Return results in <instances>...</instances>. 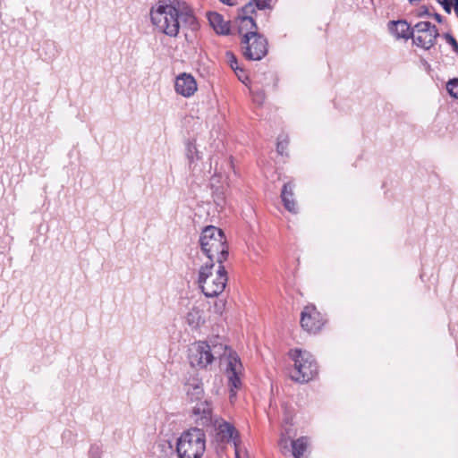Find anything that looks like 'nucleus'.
<instances>
[{
  "label": "nucleus",
  "instance_id": "obj_1",
  "mask_svg": "<svg viewBox=\"0 0 458 458\" xmlns=\"http://www.w3.org/2000/svg\"><path fill=\"white\" fill-rule=\"evenodd\" d=\"M213 407L209 402L198 403L192 407V417L197 423L206 426H213L216 430V440L220 443L233 441L235 458H241L238 432L229 422L219 417L213 416Z\"/></svg>",
  "mask_w": 458,
  "mask_h": 458
},
{
  "label": "nucleus",
  "instance_id": "obj_2",
  "mask_svg": "<svg viewBox=\"0 0 458 458\" xmlns=\"http://www.w3.org/2000/svg\"><path fill=\"white\" fill-rule=\"evenodd\" d=\"M201 253L208 263H224L228 258V245L224 232L213 225L206 226L199 236Z\"/></svg>",
  "mask_w": 458,
  "mask_h": 458
},
{
  "label": "nucleus",
  "instance_id": "obj_3",
  "mask_svg": "<svg viewBox=\"0 0 458 458\" xmlns=\"http://www.w3.org/2000/svg\"><path fill=\"white\" fill-rule=\"evenodd\" d=\"M178 0H159L150 10L153 25L169 37H176L180 30Z\"/></svg>",
  "mask_w": 458,
  "mask_h": 458
},
{
  "label": "nucleus",
  "instance_id": "obj_4",
  "mask_svg": "<svg viewBox=\"0 0 458 458\" xmlns=\"http://www.w3.org/2000/svg\"><path fill=\"white\" fill-rule=\"evenodd\" d=\"M227 281V271L223 263L205 262L199 270V286L208 298L216 297L222 293Z\"/></svg>",
  "mask_w": 458,
  "mask_h": 458
},
{
  "label": "nucleus",
  "instance_id": "obj_5",
  "mask_svg": "<svg viewBox=\"0 0 458 458\" xmlns=\"http://www.w3.org/2000/svg\"><path fill=\"white\" fill-rule=\"evenodd\" d=\"M206 450V435L202 429L193 428L183 432L177 440L179 458H201Z\"/></svg>",
  "mask_w": 458,
  "mask_h": 458
},
{
  "label": "nucleus",
  "instance_id": "obj_6",
  "mask_svg": "<svg viewBox=\"0 0 458 458\" xmlns=\"http://www.w3.org/2000/svg\"><path fill=\"white\" fill-rule=\"evenodd\" d=\"M290 356L293 360V368L290 370L292 380L307 383L316 376L318 366L310 352L296 349L290 352Z\"/></svg>",
  "mask_w": 458,
  "mask_h": 458
},
{
  "label": "nucleus",
  "instance_id": "obj_7",
  "mask_svg": "<svg viewBox=\"0 0 458 458\" xmlns=\"http://www.w3.org/2000/svg\"><path fill=\"white\" fill-rule=\"evenodd\" d=\"M243 55L249 60L259 61L267 54V40L259 34L251 38L245 36L242 40Z\"/></svg>",
  "mask_w": 458,
  "mask_h": 458
},
{
  "label": "nucleus",
  "instance_id": "obj_8",
  "mask_svg": "<svg viewBox=\"0 0 458 458\" xmlns=\"http://www.w3.org/2000/svg\"><path fill=\"white\" fill-rule=\"evenodd\" d=\"M189 361L191 367L206 369L212 363L210 344L208 342H197L189 348Z\"/></svg>",
  "mask_w": 458,
  "mask_h": 458
},
{
  "label": "nucleus",
  "instance_id": "obj_9",
  "mask_svg": "<svg viewBox=\"0 0 458 458\" xmlns=\"http://www.w3.org/2000/svg\"><path fill=\"white\" fill-rule=\"evenodd\" d=\"M254 4L252 2L246 4L240 11L238 15L239 21V33L242 35V39H245V36L252 38L259 35L258 26L253 18Z\"/></svg>",
  "mask_w": 458,
  "mask_h": 458
},
{
  "label": "nucleus",
  "instance_id": "obj_10",
  "mask_svg": "<svg viewBox=\"0 0 458 458\" xmlns=\"http://www.w3.org/2000/svg\"><path fill=\"white\" fill-rule=\"evenodd\" d=\"M301 326L308 332H318L323 326V321L316 307L306 306L301 311Z\"/></svg>",
  "mask_w": 458,
  "mask_h": 458
},
{
  "label": "nucleus",
  "instance_id": "obj_11",
  "mask_svg": "<svg viewBox=\"0 0 458 458\" xmlns=\"http://www.w3.org/2000/svg\"><path fill=\"white\" fill-rule=\"evenodd\" d=\"M242 364L236 357H231L227 368L228 386L230 388V400L233 401L236 396V391L241 387L242 382L239 377V371Z\"/></svg>",
  "mask_w": 458,
  "mask_h": 458
},
{
  "label": "nucleus",
  "instance_id": "obj_12",
  "mask_svg": "<svg viewBox=\"0 0 458 458\" xmlns=\"http://www.w3.org/2000/svg\"><path fill=\"white\" fill-rule=\"evenodd\" d=\"M174 89L176 93L189 98L196 92L197 82L192 75L183 72L176 77Z\"/></svg>",
  "mask_w": 458,
  "mask_h": 458
},
{
  "label": "nucleus",
  "instance_id": "obj_13",
  "mask_svg": "<svg viewBox=\"0 0 458 458\" xmlns=\"http://www.w3.org/2000/svg\"><path fill=\"white\" fill-rule=\"evenodd\" d=\"M185 392L187 394V398L191 403H196L194 406L198 403L208 402V400H203L204 397V389L203 384L198 378H192L189 380L185 385Z\"/></svg>",
  "mask_w": 458,
  "mask_h": 458
},
{
  "label": "nucleus",
  "instance_id": "obj_14",
  "mask_svg": "<svg viewBox=\"0 0 458 458\" xmlns=\"http://www.w3.org/2000/svg\"><path fill=\"white\" fill-rule=\"evenodd\" d=\"M178 21L184 26L190 28L191 30H195L199 27V23L192 10L186 5L185 3L178 1Z\"/></svg>",
  "mask_w": 458,
  "mask_h": 458
},
{
  "label": "nucleus",
  "instance_id": "obj_15",
  "mask_svg": "<svg viewBox=\"0 0 458 458\" xmlns=\"http://www.w3.org/2000/svg\"><path fill=\"white\" fill-rule=\"evenodd\" d=\"M439 36L438 30L436 28L428 30V31L422 32L419 35L413 33V43L424 49H429L435 45L437 38Z\"/></svg>",
  "mask_w": 458,
  "mask_h": 458
},
{
  "label": "nucleus",
  "instance_id": "obj_16",
  "mask_svg": "<svg viewBox=\"0 0 458 458\" xmlns=\"http://www.w3.org/2000/svg\"><path fill=\"white\" fill-rule=\"evenodd\" d=\"M208 19L211 27L217 34L227 35L230 33L229 21H225L221 14L217 13H209L208 14Z\"/></svg>",
  "mask_w": 458,
  "mask_h": 458
},
{
  "label": "nucleus",
  "instance_id": "obj_17",
  "mask_svg": "<svg viewBox=\"0 0 458 458\" xmlns=\"http://www.w3.org/2000/svg\"><path fill=\"white\" fill-rule=\"evenodd\" d=\"M389 30L397 38L408 39L413 36V30L405 21H391Z\"/></svg>",
  "mask_w": 458,
  "mask_h": 458
},
{
  "label": "nucleus",
  "instance_id": "obj_18",
  "mask_svg": "<svg viewBox=\"0 0 458 458\" xmlns=\"http://www.w3.org/2000/svg\"><path fill=\"white\" fill-rule=\"evenodd\" d=\"M293 186L291 183H284L281 192V198L285 208L293 213L297 212V206L293 199Z\"/></svg>",
  "mask_w": 458,
  "mask_h": 458
},
{
  "label": "nucleus",
  "instance_id": "obj_19",
  "mask_svg": "<svg viewBox=\"0 0 458 458\" xmlns=\"http://www.w3.org/2000/svg\"><path fill=\"white\" fill-rule=\"evenodd\" d=\"M186 322L191 328H199L204 324L203 310L198 307H192L186 315Z\"/></svg>",
  "mask_w": 458,
  "mask_h": 458
},
{
  "label": "nucleus",
  "instance_id": "obj_20",
  "mask_svg": "<svg viewBox=\"0 0 458 458\" xmlns=\"http://www.w3.org/2000/svg\"><path fill=\"white\" fill-rule=\"evenodd\" d=\"M309 446V439L306 437H301L292 441L293 455L294 458H301Z\"/></svg>",
  "mask_w": 458,
  "mask_h": 458
},
{
  "label": "nucleus",
  "instance_id": "obj_21",
  "mask_svg": "<svg viewBox=\"0 0 458 458\" xmlns=\"http://www.w3.org/2000/svg\"><path fill=\"white\" fill-rule=\"evenodd\" d=\"M211 343L212 344H210V353L212 354L213 361L216 357H221L225 354L226 346L223 345L222 344H214L213 342Z\"/></svg>",
  "mask_w": 458,
  "mask_h": 458
},
{
  "label": "nucleus",
  "instance_id": "obj_22",
  "mask_svg": "<svg viewBox=\"0 0 458 458\" xmlns=\"http://www.w3.org/2000/svg\"><path fill=\"white\" fill-rule=\"evenodd\" d=\"M436 28L435 25L431 24L429 21H420L418 22L411 30L415 35H419L422 32L428 31V30Z\"/></svg>",
  "mask_w": 458,
  "mask_h": 458
},
{
  "label": "nucleus",
  "instance_id": "obj_23",
  "mask_svg": "<svg viewBox=\"0 0 458 458\" xmlns=\"http://www.w3.org/2000/svg\"><path fill=\"white\" fill-rule=\"evenodd\" d=\"M186 156L188 157V159L190 160V162H193L194 158L196 157L197 159H199V152L197 150V148L194 144L189 142L187 144V148H186Z\"/></svg>",
  "mask_w": 458,
  "mask_h": 458
},
{
  "label": "nucleus",
  "instance_id": "obj_24",
  "mask_svg": "<svg viewBox=\"0 0 458 458\" xmlns=\"http://www.w3.org/2000/svg\"><path fill=\"white\" fill-rule=\"evenodd\" d=\"M446 89L452 97L458 99V79L449 81Z\"/></svg>",
  "mask_w": 458,
  "mask_h": 458
},
{
  "label": "nucleus",
  "instance_id": "obj_25",
  "mask_svg": "<svg viewBox=\"0 0 458 458\" xmlns=\"http://www.w3.org/2000/svg\"><path fill=\"white\" fill-rule=\"evenodd\" d=\"M254 4V13H256V9L258 10H265L271 9L270 2L271 0H250Z\"/></svg>",
  "mask_w": 458,
  "mask_h": 458
},
{
  "label": "nucleus",
  "instance_id": "obj_26",
  "mask_svg": "<svg viewBox=\"0 0 458 458\" xmlns=\"http://www.w3.org/2000/svg\"><path fill=\"white\" fill-rule=\"evenodd\" d=\"M252 99L258 105H262L265 101V92L263 89H258L257 90H251Z\"/></svg>",
  "mask_w": 458,
  "mask_h": 458
},
{
  "label": "nucleus",
  "instance_id": "obj_27",
  "mask_svg": "<svg viewBox=\"0 0 458 458\" xmlns=\"http://www.w3.org/2000/svg\"><path fill=\"white\" fill-rule=\"evenodd\" d=\"M102 454V448L99 445H91L89 450V458H100Z\"/></svg>",
  "mask_w": 458,
  "mask_h": 458
},
{
  "label": "nucleus",
  "instance_id": "obj_28",
  "mask_svg": "<svg viewBox=\"0 0 458 458\" xmlns=\"http://www.w3.org/2000/svg\"><path fill=\"white\" fill-rule=\"evenodd\" d=\"M226 61L233 71L239 70L237 58L232 52H226Z\"/></svg>",
  "mask_w": 458,
  "mask_h": 458
},
{
  "label": "nucleus",
  "instance_id": "obj_29",
  "mask_svg": "<svg viewBox=\"0 0 458 458\" xmlns=\"http://www.w3.org/2000/svg\"><path fill=\"white\" fill-rule=\"evenodd\" d=\"M444 38L445 41L451 45L453 50L458 54V42L456 39L449 33L444 34Z\"/></svg>",
  "mask_w": 458,
  "mask_h": 458
},
{
  "label": "nucleus",
  "instance_id": "obj_30",
  "mask_svg": "<svg viewBox=\"0 0 458 458\" xmlns=\"http://www.w3.org/2000/svg\"><path fill=\"white\" fill-rule=\"evenodd\" d=\"M286 148H287V141L279 140L277 142L276 149L279 154L283 155L284 152L285 151Z\"/></svg>",
  "mask_w": 458,
  "mask_h": 458
},
{
  "label": "nucleus",
  "instance_id": "obj_31",
  "mask_svg": "<svg viewBox=\"0 0 458 458\" xmlns=\"http://www.w3.org/2000/svg\"><path fill=\"white\" fill-rule=\"evenodd\" d=\"M440 3L443 5V8L445 9V11L446 13H450L451 10H452V3L449 0H443Z\"/></svg>",
  "mask_w": 458,
  "mask_h": 458
},
{
  "label": "nucleus",
  "instance_id": "obj_32",
  "mask_svg": "<svg viewBox=\"0 0 458 458\" xmlns=\"http://www.w3.org/2000/svg\"><path fill=\"white\" fill-rule=\"evenodd\" d=\"M219 1L222 2L223 4L230 5V6H233V5L237 4L236 0H219Z\"/></svg>",
  "mask_w": 458,
  "mask_h": 458
},
{
  "label": "nucleus",
  "instance_id": "obj_33",
  "mask_svg": "<svg viewBox=\"0 0 458 458\" xmlns=\"http://www.w3.org/2000/svg\"><path fill=\"white\" fill-rule=\"evenodd\" d=\"M434 17H435V19L437 20V22H439V23L442 22V16L440 14L435 13Z\"/></svg>",
  "mask_w": 458,
  "mask_h": 458
},
{
  "label": "nucleus",
  "instance_id": "obj_34",
  "mask_svg": "<svg viewBox=\"0 0 458 458\" xmlns=\"http://www.w3.org/2000/svg\"><path fill=\"white\" fill-rule=\"evenodd\" d=\"M454 9L455 14L458 17V2L454 3Z\"/></svg>",
  "mask_w": 458,
  "mask_h": 458
},
{
  "label": "nucleus",
  "instance_id": "obj_35",
  "mask_svg": "<svg viewBox=\"0 0 458 458\" xmlns=\"http://www.w3.org/2000/svg\"><path fill=\"white\" fill-rule=\"evenodd\" d=\"M421 0H409L410 3H418V2H420Z\"/></svg>",
  "mask_w": 458,
  "mask_h": 458
},
{
  "label": "nucleus",
  "instance_id": "obj_36",
  "mask_svg": "<svg viewBox=\"0 0 458 458\" xmlns=\"http://www.w3.org/2000/svg\"><path fill=\"white\" fill-rule=\"evenodd\" d=\"M283 442H284L286 444V440L281 439L280 445H283Z\"/></svg>",
  "mask_w": 458,
  "mask_h": 458
},
{
  "label": "nucleus",
  "instance_id": "obj_37",
  "mask_svg": "<svg viewBox=\"0 0 458 458\" xmlns=\"http://www.w3.org/2000/svg\"><path fill=\"white\" fill-rule=\"evenodd\" d=\"M451 2L456 3V2H458V0H451Z\"/></svg>",
  "mask_w": 458,
  "mask_h": 458
}]
</instances>
